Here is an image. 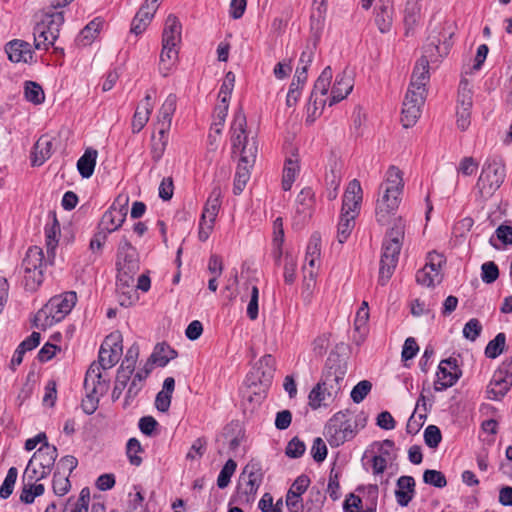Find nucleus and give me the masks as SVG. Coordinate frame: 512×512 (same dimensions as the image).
Here are the masks:
<instances>
[{
    "mask_svg": "<svg viewBox=\"0 0 512 512\" xmlns=\"http://www.w3.org/2000/svg\"><path fill=\"white\" fill-rule=\"evenodd\" d=\"M311 455L314 461L321 463L327 457V446L322 438L317 437L313 441V445L311 448Z\"/></svg>",
    "mask_w": 512,
    "mask_h": 512,
    "instance_id": "obj_62",
    "label": "nucleus"
},
{
    "mask_svg": "<svg viewBox=\"0 0 512 512\" xmlns=\"http://www.w3.org/2000/svg\"><path fill=\"white\" fill-rule=\"evenodd\" d=\"M98 152L93 148L85 150L84 154L77 161V169L83 178H90L96 166Z\"/></svg>",
    "mask_w": 512,
    "mask_h": 512,
    "instance_id": "obj_31",
    "label": "nucleus"
},
{
    "mask_svg": "<svg viewBox=\"0 0 512 512\" xmlns=\"http://www.w3.org/2000/svg\"><path fill=\"white\" fill-rule=\"evenodd\" d=\"M444 263L445 258L442 254L436 251L429 252L424 267L416 273L417 283L425 287L439 284L442 280L441 268Z\"/></svg>",
    "mask_w": 512,
    "mask_h": 512,
    "instance_id": "obj_14",
    "label": "nucleus"
},
{
    "mask_svg": "<svg viewBox=\"0 0 512 512\" xmlns=\"http://www.w3.org/2000/svg\"><path fill=\"white\" fill-rule=\"evenodd\" d=\"M228 108L229 103H223L221 101H219L215 107L211 130L214 131L217 135H220L222 132V128L227 117Z\"/></svg>",
    "mask_w": 512,
    "mask_h": 512,
    "instance_id": "obj_39",
    "label": "nucleus"
},
{
    "mask_svg": "<svg viewBox=\"0 0 512 512\" xmlns=\"http://www.w3.org/2000/svg\"><path fill=\"white\" fill-rule=\"evenodd\" d=\"M415 495V480L412 476H401L397 480L395 497L398 505L406 507Z\"/></svg>",
    "mask_w": 512,
    "mask_h": 512,
    "instance_id": "obj_24",
    "label": "nucleus"
},
{
    "mask_svg": "<svg viewBox=\"0 0 512 512\" xmlns=\"http://www.w3.org/2000/svg\"><path fill=\"white\" fill-rule=\"evenodd\" d=\"M305 444L298 437L292 438L286 447V455L290 458H298L305 452Z\"/></svg>",
    "mask_w": 512,
    "mask_h": 512,
    "instance_id": "obj_64",
    "label": "nucleus"
},
{
    "mask_svg": "<svg viewBox=\"0 0 512 512\" xmlns=\"http://www.w3.org/2000/svg\"><path fill=\"white\" fill-rule=\"evenodd\" d=\"M18 476V470L16 467L9 468L7 475L0 487V497L7 499L13 492L14 485Z\"/></svg>",
    "mask_w": 512,
    "mask_h": 512,
    "instance_id": "obj_49",
    "label": "nucleus"
},
{
    "mask_svg": "<svg viewBox=\"0 0 512 512\" xmlns=\"http://www.w3.org/2000/svg\"><path fill=\"white\" fill-rule=\"evenodd\" d=\"M235 84V74L233 72H227L219 90V101L223 103H229L232 91Z\"/></svg>",
    "mask_w": 512,
    "mask_h": 512,
    "instance_id": "obj_48",
    "label": "nucleus"
},
{
    "mask_svg": "<svg viewBox=\"0 0 512 512\" xmlns=\"http://www.w3.org/2000/svg\"><path fill=\"white\" fill-rule=\"evenodd\" d=\"M64 23L63 12L47 13L45 18L34 28V44L36 49H47L59 36L60 27Z\"/></svg>",
    "mask_w": 512,
    "mask_h": 512,
    "instance_id": "obj_10",
    "label": "nucleus"
},
{
    "mask_svg": "<svg viewBox=\"0 0 512 512\" xmlns=\"http://www.w3.org/2000/svg\"><path fill=\"white\" fill-rule=\"evenodd\" d=\"M506 177L505 165L498 157L489 158L483 165L477 187L482 197H491Z\"/></svg>",
    "mask_w": 512,
    "mask_h": 512,
    "instance_id": "obj_9",
    "label": "nucleus"
},
{
    "mask_svg": "<svg viewBox=\"0 0 512 512\" xmlns=\"http://www.w3.org/2000/svg\"><path fill=\"white\" fill-rule=\"evenodd\" d=\"M296 269H297L296 259L293 256L287 254L285 256L284 273H283L285 283H287V284L294 283V281L296 279Z\"/></svg>",
    "mask_w": 512,
    "mask_h": 512,
    "instance_id": "obj_60",
    "label": "nucleus"
},
{
    "mask_svg": "<svg viewBox=\"0 0 512 512\" xmlns=\"http://www.w3.org/2000/svg\"><path fill=\"white\" fill-rule=\"evenodd\" d=\"M356 217L357 216H355V214L346 215L341 213L340 220L337 226V239L339 243L343 244L351 235V232L355 226Z\"/></svg>",
    "mask_w": 512,
    "mask_h": 512,
    "instance_id": "obj_35",
    "label": "nucleus"
},
{
    "mask_svg": "<svg viewBox=\"0 0 512 512\" xmlns=\"http://www.w3.org/2000/svg\"><path fill=\"white\" fill-rule=\"evenodd\" d=\"M462 372L458 367L456 358L444 359L438 366L436 380L434 382L435 391H444L452 387L460 378Z\"/></svg>",
    "mask_w": 512,
    "mask_h": 512,
    "instance_id": "obj_16",
    "label": "nucleus"
},
{
    "mask_svg": "<svg viewBox=\"0 0 512 512\" xmlns=\"http://www.w3.org/2000/svg\"><path fill=\"white\" fill-rule=\"evenodd\" d=\"M424 440L428 447L436 448L442 440L440 429L435 425H429L424 431Z\"/></svg>",
    "mask_w": 512,
    "mask_h": 512,
    "instance_id": "obj_57",
    "label": "nucleus"
},
{
    "mask_svg": "<svg viewBox=\"0 0 512 512\" xmlns=\"http://www.w3.org/2000/svg\"><path fill=\"white\" fill-rule=\"evenodd\" d=\"M176 356V352L169 347L157 346L154 352L151 354L149 360L158 365L164 367Z\"/></svg>",
    "mask_w": 512,
    "mask_h": 512,
    "instance_id": "obj_40",
    "label": "nucleus"
},
{
    "mask_svg": "<svg viewBox=\"0 0 512 512\" xmlns=\"http://www.w3.org/2000/svg\"><path fill=\"white\" fill-rule=\"evenodd\" d=\"M426 417H427L426 414L421 413V412H416V410H414V412L408 419V422L406 425L407 433L412 434V435L418 433L419 430L421 429V427L424 425Z\"/></svg>",
    "mask_w": 512,
    "mask_h": 512,
    "instance_id": "obj_58",
    "label": "nucleus"
},
{
    "mask_svg": "<svg viewBox=\"0 0 512 512\" xmlns=\"http://www.w3.org/2000/svg\"><path fill=\"white\" fill-rule=\"evenodd\" d=\"M275 371V359L270 355H264L255 366V378L261 384H269Z\"/></svg>",
    "mask_w": 512,
    "mask_h": 512,
    "instance_id": "obj_27",
    "label": "nucleus"
},
{
    "mask_svg": "<svg viewBox=\"0 0 512 512\" xmlns=\"http://www.w3.org/2000/svg\"><path fill=\"white\" fill-rule=\"evenodd\" d=\"M44 485L36 484L30 481L22 480V490L20 494L21 502L25 504H31L35 498L41 496L44 493Z\"/></svg>",
    "mask_w": 512,
    "mask_h": 512,
    "instance_id": "obj_36",
    "label": "nucleus"
},
{
    "mask_svg": "<svg viewBox=\"0 0 512 512\" xmlns=\"http://www.w3.org/2000/svg\"><path fill=\"white\" fill-rule=\"evenodd\" d=\"M347 372L345 361L337 353H331L325 363L321 380L312 388L308 395V404L316 410L333 400L342 389Z\"/></svg>",
    "mask_w": 512,
    "mask_h": 512,
    "instance_id": "obj_4",
    "label": "nucleus"
},
{
    "mask_svg": "<svg viewBox=\"0 0 512 512\" xmlns=\"http://www.w3.org/2000/svg\"><path fill=\"white\" fill-rule=\"evenodd\" d=\"M354 86V73L348 68L343 69L334 76L331 66H326L314 84L310 103L314 109L323 108L326 104H334L345 99Z\"/></svg>",
    "mask_w": 512,
    "mask_h": 512,
    "instance_id": "obj_2",
    "label": "nucleus"
},
{
    "mask_svg": "<svg viewBox=\"0 0 512 512\" xmlns=\"http://www.w3.org/2000/svg\"><path fill=\"white\" fill-rule=\"evenodd\" d=\"M511 385L512 381L494 373L487 387L488 398L491 400H500L509 391Z\"/></svg>",
    "mask_w": 512,
    "mask_h": 512,
    "instance_id": "obj_29",
    "label": "nucleus"
},
{
    "mask_svg": "<svg viewBox=\"0 0 512 512\" xmlns=\"http://www.w3.org/2000/svg\"><path fill=\"white\" fill-rule=\"evenodd\" d=\"M421 7L418 0H408L404 9V27L405 35L409 36L414 33L415 27L420 23Z\"/></svg>",
    "mask_w": 512,
    "mask_h": 512,
    "instance_id": "obj_25",
    "label": "nucleus"
},
{
    "mask_svg": "<svg viewBox=\"0 0 512 512\" xmlns=\"http://www.w3.org/2000/svg\"><path fill=\"white\" fill-rule=\"evenodd\" d=\"M53 491L56 495L63 496L67 494L71 488L69 475L61 471H55L53 476Z\"/></svg>",
    "mask_w": 512,
    "mask_h": 512,
    "instance_id": "obj_45",
    "label": "nucleus"
},
{
    "mask_svg": "<svg viewBox=\"0 0 512 512\" xmlns=\"http://www.w3.org/2000/svg\"><path fill=\"white\" fill-rule=\"evenodd\" d=\"M299 172V164L297 159L288 158L283 169L282 188L285 191L291 189L296 176Z\"/></svg>",
    "mask_w": 512,
    "mask_h": 512,
    "instance_id": "obj_37",
    "label": "nucleus"
},
{
    "mask_svg": "<svg viewBox=\"0 0 512 512\" xmlns=\"http://www.w3.org/2000/svg\"><path fill=\"white\" fill-rule=\"evenodd\" d=\"M394 446V442L390 439H385L382 442L373 443V448L377 449L376 455L382 456V458L387 459L389 462L395 459V455L393 454Z\"/></svg>",
    "mask_w": 512,
    "mask_h": 512,
    "instance_id": "obj_53",
    "label": "nucleus"
},
{
    "mask_svg": "<svg viewBox=\"0 0 512 512\" xmlns=\"http://www.w3.org/2000/svg\"><path fill=\"white\" fill-rule=\"evenodd\" d=\"M50 222L45 225V244L48 258H54L60 237V224L54 212L49 213Z\"/></svg>",
    "mask_w": 512,
    "mask_h": 512,
    "instance_id": "obj_22",
    "label": "nucleus"
},
{
    "mask_svg": "<svg viewBox=\"0 0 512 512\" xmlns=\"http://www.w3.org/2000/svg\"><path fill=\"white\" fill-rule=\"evenodd\" d=\"M57 456V448L45 442L44 445L33 454L31 459L33 460L34 466L41 468L50 474Z\"/></svg>",
    "mask_w": 512,
    "mask_h": 512,
    "instance_id": "obj_21",
    "label": "nucleus"
},
{
    "mask_svg": "<svg viewBox=\"0 0 512 512\" xmlns=\"http://www.w3.org/2000/svg\"><path fill=\"white\" fill-rule=\"evenodd\" d=\"M372 389V384L368 380H362L358 384L354 386V388L351 391V398L354 403H360L362 402L365 397L369 394V392Z\"/></svg>",
    "mask_w": 512,
    "mask_h": 512,
    "instance_id": "obj_54",
    "label": "nucleus"
},
{
    "mask_svg": "<svg viewBox=\"0 0 512 512\" xmlns=\"http://www.w3.org/2000/svg\"><path fill=\"white\" fill-rule=\"evenodd\" d=\"M77 295L73 291L52 297L34 316L33 326L46 330L62 321L73 309Z\"/></svg>",
    "mask_w": 512,
    "mask_h": 512,
    "instance_id": "obj_7",
    "label": "nucleus"
},
{
    "mask_svg": "<svg viewBox=\"0 0 512 512\" xmlns=\"http://www.w3.org/2000/svg\"><path fill=\"white\" fill-rule=\"evenodd\" d=\"M363 198V191L360 182L357 179H353L349 182L342 202L341 213L343 214H355L357 216L360 211V206Z\"/></svg>",
    "mask_w": 512,
    "mask_h": 512,
    "instance_id": "obj_18",
    "label": "nucleus"
},
{
    "mask_svg": "<svg viewBox=\"0 0 512 512\" xmlns=\"http://www.w3.org/2000/svg\"><path fill=\"white\" fill-rule=\"evenodd\" d=\"M430 66H415L411 74L410 85L408 89L421 91L424 95L427 94V84L430 81Z\"/></svg>",
    "mask_w": 512,
    "mask_h": 512,
    "instance_id": "obj_30",
    "label": "nucleus"
},
{
    "mask_svg": "<svg viewBox=\"0 0 512 512\" xmlns=\"http://www.w3.org/2000/svg\"><path fill=\"white\" fill-rule=\"evenodd\" d=\"M481 66H468V69L462 72V78L459 84L456 108H472L473 91L467 76L473 75L479 71Z\"/></svg>",
    "mask_w": 512,
    "mask_h": 512,
    "instance_id": "obj_20",
    "label": "nucleus"
},
{
    "mask_svg": "<svg viewBox=\"0 0 512 512\" xmlns=\"http://www.w3.org/2000/svg\"><path fill=\"white\" fill-rule=\"evenodd\" d=\"M506 343V336L504 333H498L495 338L488 342L485 348V355L487 358L495 359L504 350Z\"/></svg>",
    "mask_w": 512,
    "mask_h": 512,
    "instance_id": "obj_42",
    "label": "nucleus"
},
{
    "mask_svg": "<svg viewBox=\"0 0 512 512\" xmlns=\"http://www.w3.org/2000/svg\"><path fill=\"white\" fill-rule=\"evenodd\" d=\"M52 154V142L47 137H40L34 145L33 166L42 165Z\"/></svg>",
    "mask_w": 512,
    "mask_h": 512,
    "instance_id": "obj_32",
    "label": "nucleus"
},
{
    "mask_svg": "<svg viewBox=\"0 0 512 512\" xmlns=\"http://www.w3.org/2000/svg\"><path fill=\"white\" fill-rule=\"evenodd\" d=\"M216 218L217 214L203 208L198 226V238L200 241L205 242L208 240L214 229Z\"/></svg>",
    "mask_w": 512,
    "mask_h": 512,
    "instance_id": "obj_33",
    "label": "nucleus"
},
{
    "mask_svg": "<svg viewBox=\"0 0 512 512\" xmlns=\"http://www.w3.org/2000/svg\"><path fill=\"white\" fill-rule=\"evenodd\" d=\"M261 485V482L248 480L244 488H240L238 498L240 503H251L255 499V495Z\"/></svg>",
    "mask_w": 512,
    "mask_h": 512,
    "instance_id": "obj_50",
    "label": "nucleus"
},
{
    "mask_svg": "<svg viewBox=\"0 0 512 512\" xmlns=\"http://www.w3.org/2000/svg\"><path fill=\"white\" fill-rule=\"evenodd\" d=\"M393 2L392 0H384L376 10L375 23L381 33L388 32L393 23Z\"/></svg>",
    "mask_w": 512,
    "mask_h": 512,
    "instance_id": "obj_26",
    "label": "nucleus"
},
{
    "mask_svg": "<svg viewBox=\"0 0 512 512\" xmlns=\"http://www.w3.org/2000/svg\"><path fill=\"white\" fill-rule=\"evenodd\" d=\"M246 117L237 112L231 124V142L234 153L240 154V161L235 173L233 193L240 195L250 179V168L253 167L258 152V143L254 136L246 130Z\"/></svg>",
    "mask_w": 512,
    "mask_h": 512,
    "instance_id": "obj_1",
    "label": "nucleus"
},
{
    "mask_svg": "<svg viewBox=\"0 0 512 512\" xmlns=\"http://www.w3.org/2000/svg\"><path fill=\"white\" fill-rule=\"evenodd\" d=\"M123 337L119 331L110 333L101 344L98 363H92L86 372L84 388L92 392L104 394L108 391V381L101 370L112 368L120 359L123 352Z\"/></svg>",
    "mask_w": 512,
    "mask_h": 512,
    "instance_id": "obj_3",
    "label": "nucleus"
},
{
    "mask_svg": "<svg viewBox=\"0 0 512 512\" xmlns=\"http://www.w3.org/2000/svg\"><path fill=\"white\" fill-rule=\"evenodd\" d=\"M243 474L248 476V480H255L257 482H261L263 480V471L260 462L258 461H250L243 470Z\"/></svg>",
    "mask_w": 512,
    "mask_h": 512,
    "instance_id": "obj_63",
    "label": "nucleus"
},
{
    "mask_svg": "<svg viewBox=\"0 0 512 512\" xmlns=\"http://www.w3.org/2000/svg\"><path fill=\"white\" fill-rule=\"evenodd\" d=\"M154 14L153 7L148 8V5L142 4L132 20L130 31L135 35L142 34L150 24Z\"/></svg>",
    "mask_w": 512,
    "mask_h": 512,
    "instance_id": "obj_28",
    "label": "nucleus"
},
{
    "mask_svg": "<svg viewBox=\"0 0 512 512\" xmlns=\"http://www.w3.org/2000/svg\"><path fill=\"white\" fill-rule=\"evenodd\" d=\"M454 36L452 24H443L433 28L423 46L421 64H435L443 61L450 53Z\"/></svg>",
    "mask_w": 512,
    "mask_h": 512,
    "instance_id": "obj_8",
    "label": "nucleus"
},
{
    "mask_svg": "<svg viewBox=\"0 0 512 512\" xmlns=\"http://www.w3.org/2000/svg\"><path fill=\"white\" fill-rule=\"evenodd\" d=\"M324 436L331 446L338 447L354 436V431L346 414L336 413L327 423L324 430Z\"/></svg>",
    "mask_w": 512,
    "mask_h": 512,
    "instance_id": "obj_13",
    "label": "nucleus"
},
{
    "mask_svg": "<svg viewBox=\"0 0 512 512\" xmlns=\"http://www.w3.org/2000/svg\"><path fill=\"white\" fill-rule=\"evenodd\" d=\"M403 189L404 181L401 170L396 166H390L378 189L375 204V219L378 224L390 223L401 203Z\"/></svg>",
    "mask_w": 512,
    "mask_h": 512,
    "instance_id": "obj_5",
    "label": "nucleus"
},
{
    "mask_svg": "<svg viewBox=\"0 0 512 512\" xmlns=\"http://www.w3.org/2000/svg\"><path fill=\"white\" fill-rule=\"evenodd\" d=\"M117 296L119 304L124 307L131 306L137 299L136 290L129 285H118Z\"/></svg>",
    "mask_w": 512,
    "mask_h": 512,
    "instance_id": "obj_52",
    "label": "nucleus"
},
{
    "mask_svg": "<svg viewBox=\"0 0 512 512\" xmlns=\"http://www.w3.org/2000/svg\"><path fill=\"white\" fill-rule=\"evenodd\" d=\"M236 467L237 464L233 459L226 461L217 478V486L220 489H224L229 485L231 477L236 471Z\"/></svg>",
    "mask_w": 512,
    "mask_h": 512,
    "instance_id": "obj_46",
    "label": "nucleus"
},
{
    "mask_svg": "<svg viewBox=\"0 0 512 512\" xmlns=\"http://www.w3.org/2000/svg\"><path fill=\"white\" fill-rule=\"evenodd\" d=\"M499 276V270L497 265L492 262H485L481 266V278L484 283L491 284L497 280Z\"/></svg>",
    "mask_w": 512,
    "mask_h": 512,
    "instance_id": "obj_56",
    "label": "nucleus"
},
{
    "mask_svg": "<svg viewBox=\"0 0 512 512\" xmlns=\"http://www.w3.org/2000/svg\"><path fill=\"white\" fill-rule=\"evenodd\" d=\"M143 387L144 384L142 372H137L134 374L132 379L130 378V381L128 382L123 402V408H127L134 403L135 399L137 398Z\"/></svg>",
    "mask_w": 512,
    "mask_h": 512,
    "instance_id": "obj_34",
    "label": "nucleus"
},
{
    "mask_svg": "<svg viewBox=\"0 0 512 512\" xmlns=\"http://www.w3.org/2000/svg\"><path fill=\"white\" fill-rule=\"evenodd\" d=\"M24 94L26 100L35 105H39L45 100L44 91L36 82L27 81L25 83Z\"/></svg>",
    "mask_w": 512,
    "mask_h": 512,
    "instance_id": "obj_41",
    "label": "nucleus"
},
{
    "mask_svg": "<svg viewBox=\"0 0 512 512\" xmlns=\"http://www.w3.org/2000/svg\"><path fill=\"white\" fill-rule=\"evenodd\" d=\"M182 25L178 18L168 15L162 33L161 62L176 61L181 43Z\"/></svg>",
    "mask_w": 512,
    "mask_h": 512,
    "instance_id": "obj_11",
    "label": "nucleus"
},
{
    "mask_svg": "<svg viewBox=\"0 0 512 512\" xmlns=\"http://www.w3.org/2000/svg\"><path fill=\"white\" fill-rule=\"evenodd\" d=\"M49 474L41 469L34 466L33 460L30 459L22 476L23 481H30L38 484L37 482L46 478Z\"/></svg>",
    "mask_w": 512,
    "mask_h": 512,
    "instance_id": "obj_51",
    "label": "nucleus"
},
{
    "mask_svg": "<svg viewBox=\"0 0 512 512\" xmlns=\"http://www.w3.org/2000/svg\"><path fill=\"white\" fill-rule=\"evenodd\" d=\"M405 235V221L402 217L393 219L392 227L387 231L382 244L379 279L385 285L394 273Z\"/></svg>",
    "mask_w": 512,
    "mask_h": 512,
    "instance_id": "obj_6",
    "label": "nucleus"
},
{
    "mask_svg": "<svg viewBox=\"0 0 512 512\" xmlns=\"http://www.w3.org/2000/svg\"><path fill=\"white\" fill-rule=\"evenodd\" d=\"M423 481L437 488H443L447 485L444 474L437 470H426L423 474Z\"/></svg>",
    "mask_w": 512,
    "mask_h": 512,
    "instance_id": "obj_55",
    "label": "nucleus"
},
{
    "mask_svg": "<svg viewBox=\"0 0 512 512\" xmlns=\"http://www.w3.org/2000/svg\"><path fill=\"white\" fill-rule=\"evenodd\" d=\"M44 254L41 248L30 247L22 262L25 287L35 290L43 281Z\"/></svg>",
    "mask_w": 512,
    "mask_h": 512,
    "instance_id": "obj_12",
    "label": "nucleus"
},
{
    "mask_svg": "<svg viewBox=\"0 0 512 512\" xmlns=\"http://www.w3.org/2000/svg\"><path fill=\"white\" fill-rule=\"evenodd\" d=\"M426 95L421 91L408 89L402 104L401 122L405 128L412 127L421 115Z\"/></svg>",
    "mask_w": 512,
    "mask_h": 512,
    "instance_id": "obj_15",
    "label": "nucleus"
},
{
    "mask_svg": "<svg viewBox=\"0 0 512 512\" xmlns=\"http://www.w3.org/2000/svg\"><path fill=\"white\" fill-rule=\"evenodd\" d=\"M131 376L132 374L124 372L123 369L117 370L114 388L111 394L112 401L115 402L121 397L123 391L127 389Z\"/></svg>",
    "mask_w": 512,
    "mask_h": 512,
    "instance_id": "obj_43",
    "label": "nucleus"
},
{
    "mask_svg": "<svg viewBox=\"0 0 512 512\" xmlns=\"http://www.w3.org/2000/svg\"><path fill=\"white\" fill-rule=\"evenodd\" d=\"M128 196L120 195L111 208L106 211L101 219V225L108 233L119 229L127 215Z\"/></svg>",
    "mask_w": 512,
    "mask_h": 512,
    "instance_id": "obj_17",
    "label": "nucleus"
},
{
    "mask_svg": "<svg viewBox=\"0 0 512 512\" xmlns=\"http://www.w3.org/2000/svg\"><path fill=\"white\" fill-rule=\"evenodd\" d=\"M100 22L96 20L88 23L76 37V43L81 46H87L97 37L100 29Z\"/></svg>",
    "mask_w": 512,
    "mask_h": 512,
    "instance_id": "obj_38",
    "label": "nucleus"
},
{
    "mask_svg": "<svg viewBox=\"0 0 512 512\" xmlns=\"http://www.w3.org/2000/svg\"><path fill=\"white\" fill-rule=\"evenodd\" d=\"M143 451L138 439L130 438L126 444V455L131 465L140 466L142 458L139 454Z\"/></svg>",
    "mask_w": 512,
    "mask_h": 512,
    "instance_id": "obj_44",
    "label": "nucleus"
},
{
    "mask_svg": "<svg viewBox=\"0 0 512 512\" xmlns=\"http://www.w3.org/2000/svg\"><path fill=\"white\" fill-rule=\"evenodd\" d=\"M5 52L8 59L14 63L27 64L33 60L32 46L24 40L14 39L9 41L5 46Z\"/></svg>",
    "mask_w": 512,
    "mask_h": 512,
    "instance_id": "obj_19",
    "label": "nucleus"
},
{
    "mask_svg": "<svg viewBox=\"0 0 512 512\" xmlns=\"http://www.w3.org/2000/svg\"><path fill=\"white\" fill-rule=\"evenodd\" d=\"M153 107L152 94L147 92L145 98L137 107L133 116L132 129L134 133H138L144 128L149 120Z\"/></svg>",
    "mask_w": 512,
    "mask_h": 512,
    "instance_id": "obj_23",
    "label": "nucleus"
},
{
    "mask_svg": "<svg viewBox=\"0 0 512 512\" xmlns=\"http://www.w3.org/2000/svg\"><path fill=\"white\" fill-rule=\"evenodd\" d=\"M221 199V189L219 187H214L204 205V208L209 209V211L218 215L222 203Z\"/></svg>",
    "mask_w": 512,
    "mask_h": 512,
    "instance_id": "obj_59",
    "label": "nucleus"
},
{
    "mask_svg": "<svg viewBox=\"0 0 512 512\" xmlns=\"http://www.w3.org/2000/svg\"><path fill=\"white\" fill-rule=\"evenodd\" d=\"M481 331L482 326L479 320L472 318L464 325L463 336L470 341H475L479 337Z\"/></svg>",
    "mask_w": 512,
    "mask_h": 512,
    "instance_id": "obj_61",
    "label": "nucleus"
},
{
    "mask_svg": "<svg viewBox=\"0 0 512 512\" xmlns=\"http://www.w3.org/2000/svg\"><path fill=\"white\" fill-rule=\"evenodd\" d=\"M138 356H139V346L136 343H134L127 350L125 358L122 361V363L118 369H123L124 372L133 375Z\"/></svg>",
    "mask_w": 512,
    "mask_h": 512,
    "instance_id": "obj_47",
    "label": "nucleus"
}]
</instances>
